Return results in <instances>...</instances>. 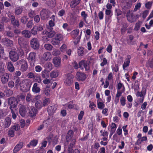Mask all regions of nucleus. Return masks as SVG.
<instances>
[{"instance_id": "nucleus-45", "label": "nucleus", "mask_w": 153, "mask_h": 153, "mask_svg": "<svg viewBox=\"0 0 153 153\" xmlns=\"http://www.w3.org/2000/svg\"><path fill=\"white\" fill-rule=\"evenodd\" d=\"M50 32H47L46 34L48 38H52L55 36V32L54 31H49Z\"/></svg>"}, {"instance_id": "nucleus-21", "label": "nucleus", "mask_w": 153, "mask_h": 153, "mask_svg": "<svg viewBox=\"0 0 153 153\" xmlns=\"http://www.w3.org/2000/svg\"><path fill=\"white\" fill-rule=\"evenodd\" d=\"M37 111V110L36 108L32 106L29 110V115L32 117H34L36 116Z\"/></svg>"}, {"instance_id": "nucleus-47", "label": "nucleus", "mask_w": 153, "mask_h": 153, "mask_svg": "<svg viewBox=\"0 0 153 153\" xmlns=\"http://www.w3.org/2000/svg\"><path fill=\"white\" fill-rule=\"evenodd\" d=\"M141 25V22L140 21H138L135 24L134 28V30L136 31L138 30L140 28Z\"/></svg>"}, {"instance_id": "nucleus-24", "label": "nucleus", "mask_w": 153, "mask_h": 153, "mask_svg": "<svg viewBox=\"0 0 153 153\" xmlns=\"http://www.w3.org/2000/svg\"><path fill=\"white\" fill-rule=\"evenodd\" d=\"M130 58L131 56L130 55H128L127 56V58L125 60V62H124L123 65V68L124 70H125L126 68L129 66L130 62Z\"/></svg>"}, {"instance_id": "nucleus-37", "label": "nucleus", "mask_w": 153, "mask_h": 153, "mask_svg": "<svg viewBox=\"0 0 153 153\" xmlns=\"http://www.w3.org/2000/svg\"><path fill=\"white\" fill-rule=\"evenodd\" d=\"M45 68L46 70L48 71H49L51 70L52 69V64L50 62H47L45 65Z\"/></svg>"}, {"instance_id": "nucleus-63", "label": "nucleus", "mask_w": 153, "mask_h": 153, "mask_svg": "<svg viewBox=\"0 0 153 153\" xmlns=\"http://www.w3.org/2000/svg\"><path fill=\"white\" fill-rule=\"evenodd\" d=\"M46 69H45L41 73V75L42 77L43 78H45L47 77V73L48 71H47Z\"/></svg>"}, {"instance_id": "nucleus-8", "label": "nucleus", "mask_w": 153, "mask_h": 153, "mask_svg": "<svg viewBox=\"0 0 153 153\" xmlns=\"http://www.w3.org/2000/svg\"><path fill=\"white\" fill-rule=\"evenodd\" d=\"M9 57L10 59L13 62L17 61L19 58V55L17 52L11 50L9 53Z\"/></svg>"}, {"instance_id": "nucleus-7", "label": "nucleus", "mask_w": 153, "mask_h": 153, "mask_svg": "<svg viewBox=\"0 0 153 153\" xmlns=\"http://www.w3.org/2000/svg\"><path fill=\"white\" fill-rule=\"evenodd\" d=\"M50 12L48 9H43L40 12L41 19L42 20H45L48 18L50 16Z\"/></svg>"}, {"instance_id": "nucleus-46", "label": "nucleus", "mask_w": 153, "mask_h": 153, "mask_svg": "<svg viewBox=\"0 0 153 153\" xmlns=\"http://www.w3.org/2000/svg\"><path fill=\"white\" fill-rule=\"evenodd\" d=\"M22 47H19L17 48V52L18 53V54L19 55V56H23L24 54V53L23 51V50L22 48Z\"/></svg>"}, {"instance_id": "nucleus-5", "label": "nucleus", "mask_w": 153, "mask_h": 153, "mask_svg": "<svg viewBox=\"0 0 153 153\" xmlns=\"http://www.w3.org/2000/svg\"><path fill=\"white\" fill-rule=\"evenodd\" d=\"M74 76L72 74L68 73L66 75V78L64 79L65 84L67 86L71 85L73 83Z\"/></svg>"}, {"instance_id": "nucleus-9", "label": "nucleus", "mask_w": 153, "mask_h": 153, "mask_svg": "<svg viewBox=\"0 0 153 153\" xmlns=\"http://www.w3.org/2000/svg\"><path fill=\"white\" fill-rule=\"evenodd\" d=\"M146 89L144 88H142L141 91H137L136 95L137 96L141 97L139 99V101L140 103H143L144 101V98L146 94Z\"/></svg>"}, {"instance_id": "nucleus-20", "label": "nucleus", "mask_w": 153, "mask_h": 153, "mask_svg": "<svg viewBox=\"0 0 153 153\" xmlns=\"http://www.w3.org/2000/svg\"><path fill=\"white\" fill-rule=\"evenodd\" d=\"M57 108V105L55 104L50 105L48 107L47 111L48 113L51 114L54 113Z\"/></svg>"}, {"instance_id": "nucleus-2", "label": "nucleus", "mask_w": 153, "mask_h": 153, "mask_svg": "<svg viewBox=\"0 0 153 153\" xmlns=\"http://www.w3.org/2000/svg\"><path fill=\"white\" fill-rule=\"evenodd\" d=\"M63 39V36L60 33H57L55 36L54 37L51 39V43L54 45H59L60 42Z\"/></svg>"}, {"instance_id": "nucleus-56", "label": "nucleus", "mask_w": 153, "mask_h": 153, "mask_svg": "<svg viewBox=\"0 0 153 153\" xmlns=\"http://www.w3.org/2000/svg\"><path fill=\"white\" fill-rule=\"evenodd\" d=\"M60 54V52L59 50L55 49L52 52L53 55L55 56H57L59 55Z\"/></svg>"}, {"instance_id": "nucleus-35", "label": "nucleus", "mask_w": 153, "mask_h": 153, "mask_svg": "<svg viewBox=\"0 0 153 153\" xmlns=\"http://www.w3.org/2000/svg\"><path fill=\"white\" fill-rule=\"evenodd\" d=\"M81 0H72L71 2L70 7L73 8L78 5L80 2Z\"/></svg>"}, {"instance_id": "nucleus-18", "label": "nucleus", "mask_w": 153, "mask_h": 153, "mask_svg": "<svg viewBox=\"0 0 153 153\" xmlns=\"http://www.w3.org/2000/svg\"><path fill=\"white\" fill-rule=\"evenodd\" d=\"M24 145V143L22 142H19L17 145L14 147L13 152L16 153L19 151L22 148Z\"/></svg>"}, {"instance_id": "nucleus-58", "label": "nucleus", "mask_w": 153, "mask_h": 153, "mask_svg": "<svg viewBox=\"0 0 153 153\" xmlns=\"http://www.w3.org/2000/svg\"><path fill=\"white\" fill-rule=\"evenodd\" d=\"M100 132L101 134V136H102L103 137H108V133L106 131H105V130H104V131H103V130H101L100 131Z\"/></svg>"}, {"instance_id": "nucleus-53", "label": "nucleus", "mask_w": 153, "mask_h": 153, "mask_svg": "<svg viewBox=\"0 0 153 153\" xmlns=\"http://www.w3.org/2000/svg\"><path fill=\"white\" fill-rule=\"evenodd\" d=\"M81 15L82 17L83 18L84 21L85 22H87L86 19L88 16V15L86 13L85 11H83L81 12Z\"/></svg>"}, {"instance_id": "nucleus-16", "label": "nucleus", "mask_w": 153, "mask_h": 153, "mask_svg": "<svg viewBox=\"0 0 153 153\" xmlns=\"http://www.w3.org/2000/svg\"><path fill=\"white\" fill-rule=\"evenodd\" d=\"M74 135V132L73 130H69L67 133V135H66V142L65 144L66 145H68V143L70 142L71 140L73 139V137Z\"/></svg>"}, {"instance_id": "nucleus-41", "label": "nucleus", "mask_w": 153, "mask_h": 153, "mask_svg": "<svg viewBox=\"0 0 153 153\" xmlns=\"http://www.w3.org/2000/svg\"><path fill=\"white\" fill-rule=\"evenodd\" d=\"M35 105L36 108L38 109H40L43 107L42 102L40 100L36 101Z\"/></svg>"}, {"instance_id": "nucleus-29", "label": "nucleus", "mask_w": 153, "mask_h": 153, "mask_svg": "<svg viewBox=\"0 0 153 153\" xmlns=\"http://www.w3.org/2000/svg\"><path fill=\"white\" fill-rule=\"evenodd\" d=\"M7 68L9 71L11 72H13L14 71V68L13 67V63L11 62H7Z\"/></svg>"}, {"instance_id": "nucleus-3", "label": "nucleus", "mask_w": 153, "mask_h": 153, "mask_svg": "<svg viewBox=\"0 0 153 153\" xmlns=\"http://www.w3.org/2000/svg\"><path fill=\"white\" fill-rule=\"evenodd\" d=\"M8 103L10 105L9 108L16 109L18 103L16 98L14 97H11L8 98Z\"/></svg>"}, {"instance_id": "nucleus-33", "label": "nucleus", "mask_w": 153, "mask_h": 153, "mask_svg": "<svg viewBox=\"0 0 153 153\" xmlns=\"http://www.w3.org/2000/svg\"><path fill=\"white\" fill-rule=\"evenodd\" d=\"M128 26V25L127 23L125 22L123 23L122 27L120 30V32L122 34H123L125 32Z\"/></svg>"}, {"instance_id": "nucleus-52", "label": "nucleus", "mask_w": 153, "mask_h": 153, "mask_svg": "<svg viewBox=\"0 0 153 153\" xmlns=\"http://www.w3.org/2000/svg\"><path fill=\"white\" fill-rule=\"evenodd\" d=\"M51 102L49 98H47L44 100L43 102L42 103L44 107L47 105Z\"/></svg>"}, {"instance_id": "nucleus-36", "label": "nucleus", "mask_w": 153, "mask_h": 153, "mask_svg": "<svg viewBox=\"0 0 153 153\" xmlns=\"http://www.w3.org/2000/svg\"><path fill=\"white\" fill-rule=\"evenodd\" d=\"M38 143V140L36 139L33 140H31L29 144L27 145V147L28 148H30V146L32 147H35L36 146Z\"/></svg>"}, {"instance_id": "nucleus-43", "label": "nucleus", "mask_w": 153, "mask_h": 153, "mask_svg": "<svg viewBox=\"0 0 153 153\" xmlns=\"http://www.w3.org/2000/svg\"><path fill=\"white\" fill-rule=\"evenodd\" d=\"M0 78L4 74L5 72L4 66L2 65V63H0Z\"/></svg>"}, {"instance_id": "nucleus-13", "label": "nucleus", "mask_w": 153, "mask_h": 153, "mask_svg": "<svg viewBox=\"0 0 153 153\" xmlns=\"http://www.w3.org/2000/svg\"><path fill=\"white\" fill-rule=\"evenodd\" d=\"M76 78L79 81H84L86 78V75L84 73L78 71L76 73Z\"/></svg>"}, {"instance_id": "nucleus-49", "label": "nucleus", "mask_w": 153, "mask_h": 153, "mask_svg": "<svg viewBox=\"0 0 153 153\" xmlns=\"http://www.w3.org/2000/svg\"><path fill=\"white\" fill-rule=\"evenodd\" d=\"M153 2L152 1H149L147 2L145 4V7L148 9H150L152 7Z\"/></svg>"}, {"instance_id": "nucleus-54", "label": "nucleus", "mask_w": 153, "mask_h": 153, "mask_svg": "<svg viewBox=\"0 0 153 153\" xmlns=\"http://www.w3.org/2000/svg\"><path fill=\"white\" fill-rule=\"evenodd\" d=\"M101 61H102L100 64L101 67H104L105 65H106L108 63L107 60L105 57H104L102 60Z\"/></svg>"}, {"instance_id": "nucleus-26", "label": "nucleus", "mask_w": 153, "mask_h": 153, "mask_svg": "<svg viewBox=\"0 0 153 153\" xmlns=\"http://www.w3.org/2000/svg\"><path fill=\"white\" fill-rule=\"evenodd\" d=\"M32 90L33 92L36 93H38L40 92V88L36 82L34 84L32 87Z\"/></svg>"}, {"instance_id": "nucleus-38", "label": "nucleus", "mask_w": 153, "mask_h": 153, "mask_svg": "<svg viewBox=\"0 0 153 153\" xmlns=\"http://www.w3.org/2000/svg\"><path fill=\"white\" fill-rule=\"evenodd\" d=\"M23 8L21 7H16L15 10V13L16 15L20 14L23 10Z\"/></svg>"}, {"instance_id": "nucleus-30", "label": "nucleus", "mask_w": 153, "mask_h": 153, "mask_svg": "<svg viewBox=\"0 0 153 153\" xmlns=\"http://www.w3.org/2000/svg\"><path fill=\"white\" fill-rule=\"evenodd\" d=\"M11 119L9 117H7L5 119L4 123V128H8L11 124Z\"/></svg>"}, {"instance_id": "nucleus-11", "label": "nucleus", "mask_w": 153, "mask_h": 153, "mask_svg": "<svg viewBox=\"0 0 153 153\" xmlns=\"http://www.w3.org/2000/svg\"><path fill=\"white\" fill-rule=\"evenodd\" d=\"M31 48L34 49H38L39 47V43L38 40L35 38L32 39L30 41Z\"/></svg>"}, {"instance_id": "nucleus-1", "label": "nucleus", "mask_w": 153, "mask_h": 153, "mask_svg": "<svg viewBox=\"0 0 153 153\" xmlns=\"http://www.w3.org/2000/svg\"><path fill=\"white\" fill-rule=\"evenodd\" d=\"M32 82L30 81H28L26 82H21L20 84V90L24 92H26L29 91L31 86Z\"/></svg>"}, {"instance_id": "nucleus-12", "label": "nucleus", "mask_w": 153, "mask_h": 153, "mask_svg": "<svg viewBox=\"0 0 153 153\" xmlns=\"http://www.w3.org/2000/svg\"><path fill=\"white\" fill-rule=\"evenodd\" d=\"M36 53L32 52L28 54L27 59L31 64H33L36 62Z\"/></svg>"}, {"instance_id": "nucleus-40", "label": "nucleus", "mask_w": 153, "mask_h": 153, "mask_svg": "<svg viewBox=\"0 0 153 153\" xmlns=\"http://www.w3.org/2000/svg\"><path fill=\"white\" fill-rule=\"evenodd\" d=\"M72 11L74 15L79 14V13L80 10L78 7H74L73 8H71Z\"/></svg>"}, {"instance_id": "nucleus-31", "label": "nucleus", "mask_w": 153, "mask_h": 153, "mask_svg": "<svg viewBox=\"0 0 153 153\" xmlns=\"http://www.w3.org/2000/svg\"><path fill=\"white\" fill-rule=\"evenodd\" d=\"M26 96L25 93H20L19 95H17V98L19 101L25 100Z\"/></svg>"}, {"instance_id": "nucleus-60", "label": "nucleus", "mask_w": 153, "mask_h": 153, "mask_svg": "<svg viewBox=\"0 0 153 153\" xmlns=\"http://www.w3.org/2000/svg\"><path fill=\"white\" fill-rule=\"evenodd\" d=\"M148 65L150 68H153V58L148 61Z\"/></svg>"}, {"instance_id": "nucleus-6", "label": "nucleus", "mask_w": 153, "mask_h": 153, "mask_svg": "<svg viewBox=\"0 0 153 153\" xmlns=\"http://www.w3.org/2000/svg\"><path fill=\"white\" fill-rule=\"evenodd\" d=\"M79 68L82 70H83L84 68L86 71H88L90 70L89 63L85 60H82L79 62Z\"/></svg>"}, {"instance_id": "nucleus-62", "label": "nucleus", "mask_w": 153, "mask_h": 153, "mask_svg": "<svg viewBox=\"0 0 153 153\" xmlns=\"http://www.w3.org/2000/svg\"><path fill=\"white\" fill-rule=\"evenodd\" d=\"M37 29H36V26H34L33 28L31 30L30 32L33 35H36L37 34Z\"/></svg>"}, {"instance_id": "nucleus-32", "label": "nucleus", "mask_w": 153, "mask_h": 153, "mask_svg": "<svg viewBox=\"0 0 153 153\" xmlns=\"http://www.w3.org/2000/svg\"><path fill=\"white\" fill-rule=\"evenodd\" d=\"M55 21L52 20H50L49 21L48 24L49 26L47 27V29L49 31L52 30L53 28V27L55 25Z\"/></svg>"}, {"instance_id": "nucleus-57", "label": "nucleus", "mask_w": 153, "mask_h": 153, "mask_svg": "<svg viewBox=\"0 0 153 153\" xmlns=\"http://www.w3.org/2000/svg\"><path fill=\"white\" fill-rule=\"evenodd\" d=\"M122 92L120 91V90H117V93L116 95V100H117V102H118L119 100V97L121 96Z\"/></svg>"}, {"instance_id": "nucleus-59", "label": "nucleus", "mask_w": 153, "mask_h": 153, "mask_svg": "<svg viewBox=\"0 0 153 153\" xmlns=\"http://www.w3.org/2000/svg\"><path fill=\"white\" fill-rule=\"evenodd\" d=\"M67 49V45L65 44H63L60 47V49L61 51L62 52H65L66 51Z\"/></svg>"}, {"instance_id": "nucleus-39", "label": "nucleus", "mask_w": 153, "mask_h": 153, "mask_svg": "<svg viewBox=\"0 0 153 153\" xmlns=\"http://www.w3.org/2000/svg\"><path fill=\"white\" fill-rule=\"evenodd\" d=\"M53 62L56 67H58L60 63V59L57 57L54 58Z\"/></svg>"}, {"instance_id": "nucleus-22", "label": "nucleus", "mask_w": 153, "mask_h": 153, "mask_svg": "<svg viewBox=\"0 0 153 153\" xmlns=\"http://www.w3.org/2000/svg\"><path fill=\"white\" fill-rule=\"evenodd\" d=\"M27 111L26 107L24 105H21L19 108V113L22 117L25 116Z\"/></svg>"}, {"instance_id": "nucleus-55", "label": "nucleus", "mask_w": 153, "mask_h": 153, "mask_svg": "<svg viewBox=\"0 0 153 153\" xmlns=\"http://www.w3.org/2000/svg\"><path fill=\"white\" fill-rule=\"evenodd\" d=\"M112 71L115 72H117L119 70L118 65V64H115L113 67L112 66Z\"/></svg>"}, {"instance_id": "nucleus-4", "label": "nucleus", "mask_w": 153, "mask_h": 153, "mask_svg": "<svg viewBox=\"0 0 153 153\" xmlns=\"http://www.w3.org/2000/svg\"><path fill=\"white\" fill-rule=\"evenodd\" d=\"M17 64L20 66V70L22 72L27 71L28 68V63L26 60L21 59L17 62Z\"/></svg>"}, {"instance_id": "nucleus-19", "label": "nucleus", "mask_w": 153, "mask_h": 153, "mask_svg": "<svg viewBox=\"0 0 153 153\" xmlns=\"http://www.w3.org/2000/svg\"><path fill=\"white\" fill-rule=\"evenodd\" d=\"M1 78L2 83L3 84H5L8 81L9 74L8 73H4Z\"/></svg>"}, {"instance_id": "nucleus-48", "label": "nucleus", "mask_w": 153, "mask_h": 153, "mask_svg": "<svg viewBox=\"0 0 153 153\" xmlns=\"http://www.w3.org/2000/svg\"><path fill=\"white\" fill-rule=\"evenodd\" d=\"M28 18L27 16H25L21 18V22L24 24H26L28 21Z\"/></svg>"}, {"instance_id": "nucleus-42", "label": "nucleus", "mask_w": 153, "mask_h": 153, "mask_svg": "<svg viewBox=\"0 0 153 153\" xmlns=\"http://www.w3.org/2000/svg\"><path fill=\"white\" fill-rule=\"evenodd\" d=\"M73 101H71L68 102L67 104V107L69 109H72L74 108L75 105L73 104Z\"/></svg>"}, {"instance_id": "nucleus-51", "label": "nucleus", "mask_w": 153, "mask_h": 153, "mask_svg": "<svg viewBox=\"0 0 153 153\" xmlns=\"http://www.w3.org/2000/svg\"><path fill=\"white\" fill-rule=\"evenodd\" d=\"M44 47L46 49L49 51L52 50L53 48V46L50 44H45Z\"/></svg>"}, {"instance_id": "nucleus-23", "label": "nucleus", "mask_w": 153, "mask_h": 153, "mask_svg": "<svg viewBox=\"0 0 153 153\" xmlns=\"http://www.w3.org/2000/svg\"><path fill=\"white\" fill-rule=\"evenodd\" d=\"M10 18L11 22L14 26L18 27L19 25V20L15 19L14 16L11 15Z\"/></svg>"}, {"instance_id": "nucleus-50", "label": "nucleus", "mask_w": 153, "mask_h": 153, "mask_svg": "<svg viewBox=\"0 0 153 153\" xmlns=\"http://www.w3.org/2000/svg\"><path fill=\"white\" fill-rule=\"evenodd\" d=\"M123 12L120 10L119 9H116L115 10V15L118 16L122 14Z\"/></svg>"}, {"instance_id": "nucleus-44", "label": "nucleus", "mask_w": 153, "mask_h": 153, "mask_svg": "<svg viewBox=\"0 0 153 153\" xmlns=\"http://www.w3.org/2000/svg\"><path fill=\"white\" fill-rule=\"evenodd\" d=\"M97 108L100 109H103L105 107V104L102 102L97 101Z\"/></svg>"}, {"instance_id": "nucleus-28", "label": "nucleus", "mask_w": 153, "mask_h": 153, "mask_svg": "<svg viewBox=\"0 0 153 153\" xmlns=\"http://www.w3.org/2000/svg\"><path fill=\"white\" fill-rule=\"evenodd\" d=\"M59 72L57 70H53L52 71L50 74V76L51 78H55L59 75Z\"/></svg>"}, {"instance_id": "nucleus-14", "label": "nucleus", "mask_w": 153, "mask_h": 153, "mask_svg": "<svg viewBox=\"0 0 153 153\" xmlns=\"http://www.w3.org/2000/svg\"><path fill=\"white\" fill-rule=\"evenodd\" d=\"M20 128V126L18 125H14L12 126L9 129L8 132V135L11 137H13L14 135V132L18 131Z\"/></svg>"}, {"instance_id": "nucleus-27", "label": "nucleus", "mask_w": 153, "mask_h": 153, "mask_svg": "<svg viewBox=\"0 0 153 153\" xmlns=\"http://www.w3.org/2000/svg\"><path fill=\"white\" fill-rule=\"evenodd\" d=\"M52 55L49 52H46L44 53L43 56V58L45 61L50 60L51 58Z\"/></svg>"}, {"instance_id": "nucleus-15", "label": "nucleus", "mask_w": 153, "mask_h": 153, "mask_svg": "<svg viewBox=\"0 0 153 153\" xmlns=\"http://www.w3.org/2000/svg\"><path fill=\"white\" fill-rule=\"evenodd\" d=\"M1 42L3 45L8 47H12L13 45V41L7 38L2 39H1Z\"/></svg>"}, {"instance_id": "nucleus-64", "label": "nucleus", "mask_w": 153, "mask_h": 153, "mask_svg": "<svg viewBox=\"0 0 153 153\" xmlns=\"http://www.w3.org/2000/svg\"><path fill=\"white\" fill-rule=\"evenodd\" d=\"M84 111H80L79 114L78 116V119L79 120H81L82 119L84 114Z\"/></svg>"}, {"instance_id": "nucleus-34", "label": "nucleus", "mask_w": 153, "mask_h": 153, "mask_svg": "<svg viewBox=\"0 0 153 153\" xmlns=\"http://www.w3.org/2000/svg\"><path fill=\"white\" fill-rule=\"evenodd\" d=\"M22 34L25 38H29L31 36L30 32L27 30H25L22 31Z\"/></svg>"}, {"instance_id": "nucleus-10", "label": "nucleus", "mask_w": 153, "mask_h": 153, "mask_svg": "<svg viewBox=\"0 0 153 153\" xmlns=\"http://www.w3.org/2000/svg\"><path fill=\"white\" fill-rule=\"evenodd\" d=\"M138 16V15H135L133 13L128 14L127 15V20L131 23L135 22Z\"/></svg>"}, {"instance_id": "nucleus-17", "label": "nucleus", "mask_w": 153, "mask_h": 153, "mask_svg": "<svg viewBox=\"0 0 153 153\" xmlns=\"http://www.w3.org/2000/svg\"><path fill=\"white\" fill-rule=\"evenodd\" d=\"M18 43L20 47H24L26 48H28V46L27 43L24 38L22 37L19 38L18 39Z\"/></svg>"}, {"instance_id": "nucleus-25", "label": "nucleus", "mask_w": 153, "mask_h": 153, "mask_svg": "<svg viewBox=\"0 0 153 153\" xmlns=\"http://www.w3.org/2000/svg\"><path fill=\"white\" fill-rule=\"evenodd\" d=\"M86 50L84 49L82 47H79L77 50V53L79 56H82L86 53Z\"/></svg>"}, {"instance_id": "nucleus-61", "label": "nucleus", "mask_w": 153, "mask_h": 153, "mask_svg": "<svg viewBox=\"0 0 153 153\" xmlns=\"http://www.w3.org/2000/svg\"><path fill=\"white\" fill-rule=\"evenodd\" d=\"M65 10L64 9H62L59 11L58 14L59 16H62L65 14Z\"/></svg>"}]
</instances>
